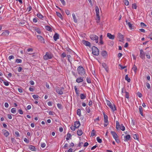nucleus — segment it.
<instances>
[{
  "label": "nucleus",
  "instance_id": "nucleus-54",
  "mask_svg": "<svg viewBox=\"0 0 152 152\" xmlns=\"http://www.w3.org/2000/svg\"><path fill=\"white\" fill-rule=\"evenodd\" d=\"M66 55L65 53H62L61 54V56L63 58H64V57H65L66 56Z\"/></svg>",
  "mask_w": 152,
  "mask_h": 152
},
{
  "label": "nucleus",
  "instance_id": "nucleus-35",
  "mask_svg": "<svg viewBox=\"0 0 152 152\" xmlns=\"http://www.w3.org/2000/svg\"><path fill=\"white\" fill-rule=\"evenodd\" d=\"M11 112L13 113H15L16 112V109L15 108H13L11 110Z\"/></svg>",
  "mask_w": 152,
  "mask_h": 152
},
{
  "label": "nucleus",
  "instance_id": "nucleus-32",
  "mask_svg": "<svg viewBox=\"0 0 152 152\" xmlns=\"http://www.w3.org/2000/svg\"><path fill=\"white\" fill-rule=\"evenodd\" d=\"M9 32L8 30L5 31H4L3 32L2 34H4L6 36H8L9 34Z\"/></svg>",
  "mask_w": 152,
  "mask_h": 152
},
{
  "label": "nucleus",
  "instance_id": "nucleus-50",
  "mask_svg": "<svg viewBox=\"0 0 152 152\" xmlns=\"http://www.w3.org/2000/svg\"><path fill=\"white\" fill-rule=\"evenodd\" d=\"M23 140L24 141L27 143H28L29 142V140L27 139L26 138H24Z\"/></svg>",
  "mask_w": 152,
  "mask_h": 152
},
{
  "label": "nucleus",
  "instance_id": "nucleus-40",
  "mask_svg": "<svg viewBox=\"0 0 152 152\" xmlns=\"http://www.w3.org/2000/svg\"><path fill=\"white\" fill-rule=\"evenodd\" d=\"M35 99H36L37 100V99L38 98L39 96L36 95H33L32 96Z\"/></svg>",
  "mask_w": 152,
  "mask_h": 152
},
{
  "label": "nucleus",
  "instance_id": "nucleus-3",
  "mask_svg": "<svg viewBox=\"0 0 152 152\" xmlns=\"http://www.w3.org/2000/svg\"><path fill=\"white\" fill-rule=\"evenodd\" d=\"M95 11L96 14V16L97 17V23H99V20H100V17L99 15V8L97 6H96L95 7Z\"/></svg>",
  "mask_w": 152,
  "mask_h": 152
},
{
  "label": "nucleus",
  "instance_id": "nucleus-6",
  "mask_svg": "<svg viewBox=\"0 0 152 152\" xmlns=\"http://www.w3.org/2000/svg\"><path fill=\"white\" fill-rule=\"evenodd\" d=\"M56 92L59 94H63V90L64 88L63 87H56L55 88Z\"/></svg>",
  "mask_w": 152,
  "mask_h": 152
},
{
  "label": "nucleus",
  "instance_id": "nucleus-11",
  "mask_svg": "<svg viewBox=\"0 0 152 152\" xmlns=\"http://www.w3.org/2000/svg\"><path fill=\"white\" fill-rule=\"evenodd\" d=\"M37 38L41 42L43 43H45V41L43 37L40 35H37Z\"/></svg>",
  "mask_w": 152,
  "mask_h": 152
},
{
  "label": "nucleus",
  "instance_id": "nucleus-28",
  "mask_svg": "<svg viewBox=\"0 0 152 152\" xmlns=\"http://www.w3.org/2000/svg\"><path fill=\"white\" fill-rule=\"evenodd\" d=\"M125 80L128 82H130L131 80L128 77V75H126L125 77Z\"/></svg>",
  "mask_w": 152,
  "mask_h": 152
},
{
  "label": "nucleus",
  "instance_id": "nucleus-19",
  "mask_svg": "<svg viewBox=\"0 0 152 152\" xmlns=\"http://www.w3.org/2000/svg\"><path fill=\"white\" fill-rule=\"evenodd\" d=\"M72 16L74 22L75 23H77L78 20L76 18L75 14L74 13L72 14Z\"/></svg>",
  "mask_w": 152,
  "mask_h": 152
},
{
  "label": "nucleus",
  "instance_id": "nucleus-46",
  "mask_svg": "<svg viewBox=\"0 0 152 152\" xmlns=\"http://www.w3.org/2000/svg\"><path fill=\"white\" fill-rule=\"evenodd\" d=\"M86 110L87 113H90L91 111L89 107H88V108L86 107Z\"/></svg>",
  "mask_w": 152,
  "mask_h": 152
},
{
  "label": "nucleus",
  "instance_id": "nucleus-4",
  "mask_svg": "<svg viewBox=\"0 0 152 152\" xmlns=\"http://www.w3.org/2000/svg\"><path fill=\"white\" fill-rule=\"evenodd\" d=\"M107 104L110 107L111 109L113 111H115L116 110V108L114 104L112 105L111 102L108 100H106Z\"/></svg>",
  "mask_w": 152,
  "mask_h": 152
},
{
  "label": "nucleus",
  "instance_id": "nucleus-62",
  "mask_svg": "<svg viewBox=\"0 0 152 152\" xmlns=\"http://www.w3.org/2000/svg\"><path fill=\"white\" fill-rule=\"evenodd\" d=\"M60 1H61V3L62 4L64 5H65L66 3H65V2L64 0H60Z\"/></svg>",
  "mask_w": 152,
  "mask_h": 152
},
{
  "label": "nucleus",
  "instance_id": "nucleus-37",
  "mask_svg": "<svg viewBox=\"0 0 152 152\" xmlns=\"http://www.w3.org/2000/svg\"><path fill=\"white\" fill-rule=\"evenodd\" d=\"M119 129H120L124 131L125 129V127L123 126V124H121V126L120 127V128Z\"/></svg>",
  "mask_w": 152,
  "mask_h": 152
},
{
  "label": "nucleus",
  "instance_id": "nucleus-9",
  "mask_svg": "<svg viewBox=\"0 0 152 152\" xmlns=\"http://www.w3.org/2000/svg\"><path fill=\"white\" fill-rule=\"evenodd\" d=\"M82 42L83 44L86 46H89V47H90L91 46L90 43L88 41L83 40Z\"/></svg>",
  "mask_w": 152,
  "mask_h": 152
},
{
  "label": "nucleus",
  "instance_id": "nucleus-53",
  "mask_svg": "<svg viewBox=\"0 0 152 152\" xmlns=\"http://www.w3.org/2000/svg\"><path fill=\"white\" fill-rule=\"evenodd\" d=\"M14 58V56H13L12 55H11V56H10L8 58L10 60L12 59H13Z\"/></svg>",
  "mask_w": 152,
  "mask_h": 152
},
{
  "label": "nucleus",
  "instance_id": "nucleus-49",
  "mask_svg": "<svg viewBox=\"0 0 152 152\" xmlns=\"http://www.w3.org/2000/svg\"><path fill=\"white\" fill-rule=\"evenodd\" d=\"M67 56L68 57V60L70 62V63H71V56L70 55H67Z\"/></svg>",
  "mask_w": 152,
  "mask_h": 152
},
{
  "label": "nucleus",
  "instance_id": "nucleus-13",
  "mask_svg": "<svg viewBox=\"0 0 152 152\" xmlns=\"http://www.w3.org/2000/svg\"><path fill=\"white\" fill-rule=\"evenodd\" d=\"M111 133L112 135L113 138H118V137L117 135V134H116V133L114 131H111Z\"/></svg>",
  "mask_w": 152,
  "mask_h": 152
},
{
  "label": "nucleus",
  "instance_id": "nucleus-39",
  "mask_svg": "<svg viewBox=\"0 0 152 152\" xmlns=\"http://www.w3.org/2000/svg\"><path fill=\"white\" fill-rule=\"evenodd\" d=\"M70 128L71 129L72 131H74L75 130V129L76 128V127H75V126H74L73 125H72L70 127Z\"/></svg>",
  "mask_w": 152,
  "mask_h": 152
},
{
  "label": "nucleus",
  "instance_id": "nucleus-30",
  "mask_svg": "<svg viewBox=\"0 0 152 152\" xmlns=\"http://www.w3.org/2000/svg\"><path fill=\"white\" fill-rule=\"evenodd\" d=\"M116 128L117 129H118L120 128L121 125H120L119 122L118 121H116Z\"/></svg>",
  "mask_w": 152,
  "mask_h": 152
},
{
  "label": "nucleus",
  "instance_id": "nucleus-48",
  "mask_svg": "<svg viewBox=\"0 0 152 152\" xmlns=\"http://www.w3.org/2000/svg\"><path fill=\"white\" fill-rule=\"evenodd\" d=\"M140 26L142 28H143L144 27H146V25H145L144 23H140Z\"/></svg>",
  "mask_w": 152,
  "mask_h": 152
},
{
  "label": "nucleus",
  "instance_id": "nucleus-31",
  "mask_svg": "<svg viewBox=\"0 0 152 152\" xmlns=\"http://www.w3.org/2000/svg\"><path fill=\"white\" fill-rule=\"evenodd\" d=\"M99 43L101 44L102 45L103 44V42L102 41V35H101L99 38Z\"/></svg>",
  "mask_w": 152,
  "mask_h": 152
},
{
  "label": "nucleus",
  "instance_id": "nucleus-20",
  "mask_svg": "<svg viewBox=\"0 0 152 152\" xmlns=\"http://www.w3.org/2000/svg\"><path fill=\"white\" fill-rule=\"evenodd\" d=\"M37 16L40 19H42L44 17V16L40 12H39L37 13Z\"/></svg>",
  "mask_w": 152,
  "mask_h": 152
},
{
  "label": "nucleus",
  "instance_id": "nucleus-47",
  "mask_svg": "<svg viewBox=\"0 0 152 152\" xmlns=\"http://www.w3.org/2000/svg\"><path fill=\"white\" fill-rule=\"evenodd\" d=\"M132 8L133 9H136L137 8V6L135 4H132Z\"/></svg>",
  "mask_w": 152,
  "mask_h": 152
},
{
  "label": "nucleus",
  "instance_id": "nucleus-15",
  "mask_svg": "<svg viewBox=\"0 0 152 152\" xmlns=\"http://www.w3.org/2000/svg\"><path fill=\"white\" fill-rule=\"evenodd\" d=\"M74 125L76 128H77L80 126V124L79 121H76L75 122Z\"/></svg>",
  "mask_w": 152,
  "mask_h": 152
},
{
  "label": "nucleus",
  "instance_id": "nucleus-42",
  "mask_svg": "<svg viewBox=\"0 0 152 152\" xmlns=\"http://www.w3.org/2000/svg\"><path fill=\"white\" fill-rule=\"evenodd\" d=\"M91 135V136H94L95 135V130L94 129L92 131Z\"/></svg>",
  "mask_w": 152,
  "mask_h": 152
},
{
  "label": "nucleus",
  "instance_id": "nucleus-8",
  "mask_svg": "<svg viewBox=\"0 0 152 152\" xmlns=\"http://www.w3.org/2000/svg\"><path fill=\"white\" fill-rule=\"evenodd\" d=\"M145 53L143 51V50H140V54L139 55L140 58L142 59H145Z\"/></svg>",
  "mask_w": 152,
  "mask_h": 152
},
{
  "label": "nucleus",
  "instance_id": "nucleus-18",
  "mask_svg": "<svg viewBox=\"0 0 152 152\" xmlns=\"http://www.w3.org/2000/svg\"><path fill=\"white\" fill-rule=\"evenodd\" d=\"M124 138L125 139L124 140L125 141H127L128 140H129L130 138V136L129 134H127L126 136H125Z\"/></svg>",
  "mask_w": 152,
  "mask_h": 152
},
{
  "label": "nucleus",
  "instance_id": "nucleus-64",
  "mask_svg": "<svg viewBox=\"0 0 152 152\" xmlns=\"http://www.w3.org/2000/svg\"><path fill=\"white\" fill-rule=\"evenodd\" d=\"M4 106L6 108H8L9 107V104L7 103L6 102L4 104Z\"/></svg>",
  "mask_w": 152,
  "mask_h": 152
},
{
  "label": "nucleus",
  "instance_id": "nucleus-5",
  "mask_svg": "<svg viewBox=\"0 0 152 152\" xmlns=\"http://www.w3.org/2000/svg\"><path fill=\"white\" fill-rule=\"evenodd\" d=\"M90 39L93 40H95V42L97 43L98 42V37L96 35L92 34L90 35Z\"/></svg>",
  "mask_w": 152,
  "mask_h": 152
},
{
  "label": "nucleus",
  "instance_id": "nucleus-7",
  "mask_svg": "<svg viewBox=\"0 0 152 152\" xmlns=\"http://www.w3.org/2000/svg\"><path fill=\"white\" fill-rule=\"evenodd\" d=\"M52 56H53L51 54L47 52L45 55L44 56L43 58L45 60H48L49 59H51Z\"/></svg>",
  "mask_w": 152,
  "mask_h": 152
},
{
  "label": "nucleus",
  "instance_id": "nucleus-45",
  "mask_svg": "<svg viewBox=\"0 0 152 152\" xmlns=\"http://www.w3.org/2000/svg\"><path fill=\"white\" fill-rule=\"evenodd\" d=\"M133 137L135 139L138 140V137L137 134H134L133 136Z\"/></svg>",
  "mask_w": 152,
  "mask_h": 152
},
{
  "label": "nucleus",
  "instance_id": "nucleus-63",
  "mask_svg": "<svg viewBox=\"0 0 152 152\" xmlns=\"http://www.w3.org/2000/svg\"><path fill=\"white\" fill-rule=\"evenodd\" d=\"M22 70V68L21 67H19L18 69V71L19 72H20Z\"/></svg>",
  "mask_w": 152,
  "mask_h": 152
},
{
  "label": "nucleus",
  "instance_id": "nucleus-2",
  "mask_svg": "<svg viewBox=\"0 0 152 152\" xmlns=\"http://www.w3.org/2000/svg\"><path fill=\"white\" fill-rule=\"evenodd\" d=\"M92 54L95 56H97L99 54V51L98 48L94 46H93L92 48Z\"/></svg>",
  "mask_w": 152,
  "mask_h": 152
},
{
  "label": "nucleus",
  "instance_id": "nucleus-52",
  "mask_svg": "<svg viewBox=\"0 0 152 152\" xmlns=\"http://www.w3.org/2000/svg\"><path fill=\"white\" fill-rule=\"evenodd\" d=\"M124 3L125 5L128 6L129 4V2L127 0H125L124 1Z\"/></svg>",
  "mask_w": 152,
  "mask_h": 152
},
{
  "label": "nucleus",
  "instance_id": "nucleus-10",
  "mask_svg": "<svg viewBox=\"0 0 152 152\" xmlns=\"http://www.w3.org/2000/svg\"><path fill=\"white\" fill-rule=\"evenodd\" d=\"M118 37L119 38V41L122 42L124 40V37L123 35L120 33H118Z\"/></svg>",
  "mask_w": 152,
  "mask_h": 152
},
{
  "label": "nucleus",
  "instance_id": "nucleus-12",
  "mask_svg": "<svg viewBox=\"0 0 152 152\" xmlns=\"http://www.w3.org/2000/svg\"><path fill=\"white\" fill-rule=\"evenodd\" d=\"M107 36L110 39H114L115 37L114 35H112L110 33H108L107 34Z\"/></svg>",
  "mask_w": 152,
  "mask_h": 152
},
{
  "label": "nucleus",
  "instance_id": "nucleus-44",
  "mask_svg": "<svg viewBox=\"0 0 152 152\" xmlns=\"http://www.w3.org/2000/svg\"><path fill=\"white\" fill-rule=\"evenodd\" d=\"M102 66H103L104 67L105 69L107 71V67L106 66V64L105 63H103L102 64Z\"/></svg>",
  "mask_w": 152,
  "mask_h": 152
},
{
  "label": "nucleus",
  "instance_id": "nucleus-29",
  "mask_svg": "<svg viewBox=\"0 0 152 152\" xmlns=\"http://www.w3.org/2000/svg\"><path fill=\"white\" fill-rule=\"evenodd\" d=\"M2 81H3L4 85L6 86H8L9 85V83L7 81H4V80H2Z\"/></svg>",
  "mask_w": 152,
  "mask_h": 152
},
{
  "label": "nucleus",
  "instance_id": "nucleus-26",
  "mask_svg": "<svg viewBox=\"0 0 152 152\" xmlns=\"http://www.w3.org/2000/svg\"><path fill=\"white\" fill-rule=\"evenodd\" d=\"M45 29L48 31H52V28H51L49 26H46L45 27Z\"/></svg>",
  "mask_w": 152,
  "mask_h": 152
},
{
  "label": "nucleus",
  "instance_id": "nucleus-59",
  "mask_svg": "<svg viewBox=\"0 0 152 152\" xmlns=\"http://www.w3.org/2000/svg\"><path fill=\"white\" fill-rule=\"evenodd\" d=\"M103 115L104 120H106V119H108L107 116L106 115H105L104 113H103Z\"/></svg>",
  "mask_w": 152,
  "mask_h": 152
},
{
  "label": "nucleus",
  "instance_id": "nucleus-34",
  "mask_svg": "<svg viewBox=\"0 0 152 152\" xmlns=\"http://www.w3.org/2000/svg\"><path fill=\"white\" fill-rule=\"evenodd\" d=\"M137 69V66L135 65H134L132 68V69L135 73H136V72Z\"/></svg>",
  "mask_w": 152,
  "mask_h": 152
},
{
  "label": "nucleus",
  "instance_id": "nucleus-61",
  "mask_svg": "<svg viewBox=\"0 0 152 152\" xmlns=\"http://www.w3.org/2000/svg\"><path fill=\"white\" fill-rule=\"evenodd\" d=\"M32 9V7L31 6H29L28 8H27V10H28V12L30 11Z\"/></svg>",
  "mask_w": 152,
  "mask_h": 152
},
{
  "label": "nucleus",
  "instance_id": "nucleus-22",
  "mask_svg": "<svg viewBox=\"0 0 152 152\" xmlns=\"http://www.w3.org/2000/svg\"><path fill=\"white\" fill-rule=\"evenodd\" d=\"M101 54L104 57H106L107 56V53L105 50L102 51L101 53Z\"/></svg>",
  "mask_w": 152,
  "mask_h": 152
},
{
  "label": "nucleus",
  "instance_id": "nucleus-60",
  "mask_svg": "<svg viewBox=\"0 0 152 152\" xmlns=\"http://www.w3.org/2000/svg\"><path fill=\"white\" fill-rule=\"evenodd\" d=\"M87 81L88 83H91V81L90 79L89 78H87Z\"/></svg>",
  "mask_w": 152,
  "mask_h": 152
},
{
  "label": "nucleus",
  "instance_id": "nucleus-38",
  "mask_svg": "<svg viewBox=\"0 0 152 152\" xmlns=\"http://www.w3.org/2000/svg\"><path fill=\"white\" fill-rule=\"evenodd\" d=\"M71 135L69 133H68L67 134V137L66 138V140H68L71 137Z\"/></svg>",
  "mask_w": 152,
  "mask_h": 152
},
{
  "label": "nucleus",
  "instance_id": "nucleus-16",
  "mask_svg": "<svg viewBox=\"0 0 152 152\" xmlns=\"http://www.w3.org/2000/svg\"><path fill=\"white\" fill-rule=\"evenodd\" d=\"M126 24L127 25H128L129 28L131 29H132V25L131 23L129 22H128V21L126 20Z\"/></svg>",
  "mask_w": 152,
  "mask_h": 152
},
{
  "label": "nucleus",
  "instance_id": "nucleus-27",
  "mask_svg": "<svg viewBox=\"0 0 152 152\" xmlns=\"http://www.w3.org/2000/svg\"><path fill=\"white\" fill-rule=\"evenodd\" d=\"M86 95L83 94H80V98L81 99H86Z\"/></svg>",
  "mask_w": 152,
  "mask_h": 152
},
{
  "label": "nucleus",
  "instance_id": "nucleus-33",
  "mask_svg": "<svg viewBox=\"0 0 152 152\" xmlns=\"http://www.w3.org/2000/svg\"><path fill=\"white\" fill-rule=\"evenodd\" d=\"M77 115H78L79 116H80L81 115V110L80 109H78L77 110Z\"/></svg>",
  "mask_w": 152,
  "mask_h": 152
},
{
  "label": "nucleus",
  "instance_id": "nucleus-23",
  "mask_svg": "<svg viewBox=\"0 0 152 152\" xmlns=\"http://www.w3.org/2000/svg\"><path fill=\"white\" fill-rule=\"evenodd\" d=\"M139 109L140 114L142 116H143V115L142 113V108L141 106H140L139 107Z\"/></svg>",
  "mask_w": 152,
  "mask_h": 152
},
{
  "label": "nucleus",
  "instance_id": "nucleus-36",
  "mask_svg": "<svg viewBox=\"0 0 152 152\" xmlns=\"http://www.w3.org/2000/svg\"><path fill=\"white\" fill-rule=\"evenodd\" d=\"M22 62V60L20 59H17L15 61V62L17 63H21Z\"/></svg>",
  "mask_w": 152,
  "mask_h": 152
},
{
  "label": "nucleus",
  "instance_id": "nucleus-24",
  "mask_svg": "<svg viewBox=\"0 0 152 152\" xmlns=\"http://www.w3.org/2000/svg\"><path fill=\"white\" fill-rule=\"evenodd\" d=\"M4 134L5 137H7L9 135V133L6 130H5L4 131Z\"/></svg>",
  "mask_w": 152,
  "mask_h": 152
},
{
  "label": "nucleus",
  "instance_id": "nucleus-17",
  "mask_svg": "<svg viewBox=\"0 0 152 152\" xmlns=\"http://www.w3.org/2000/svg\"><path fill=\"white\" fill-rule=\"evenodd\" d=\"M83 81V78L81 77H80L78 78H77L76 80V82L78 83H80L81 82H82Z\"/></svg>",
  "mask_w": 152,
  "mask_h": 152
},
{
  "label": "nucleus",
  "instance_id": "nucleus-21",
  "mask_svg": "<svg viewBox=\"0 0 152 152\" xmlns=\"http://www.w3.org/2000/svg\"><path fill=\"white\" fill-rule=\"evenodd\" d=\"M83 132L81 130L78 129L77 132V134L79 136H81L83 134Z\"/></svg>",
  "mask_w": 152,
  "mask_h": 152
},
{
  "label": "nucleus",
  "instance_id": "nucleus-1",
  "mask_svg": "<svg viewBox=\"0 0 152 152\" xmlns=\"http://www.w3.org/2000/svg\"><path fill=\"white\" fill-rule=\"evenodd\" d=\"M77 70L78 74L81 76H83L85 74V70L82 66H79L77 68Z\"/></svg>",
  "mask_w": 152,
  "mask_h": 152
},
{
  "label": "nucleus",
  "instance_id": "nucleus-41",
  "mask_svg": "<svg viewBox=\"0 0 152 152\" xmlns=\"http://www.w3.org/2000/svg\"><path fill=\"white\" fill-rule=\"evenodd\" d=\"M96 140L98 142L101 143L102 142V139H100L99 137H97Z\"/></svg>",
  "mask_w": 152,
  "mask_h": 152
},
{
  "label": "nucleus",
  "instance_id": "nucleus-51",
  "mask_svg": "<svg viewBox=\"0 0 152 152\" xmlns=\"http://www.w3.org/2000/svg\"><path fill=\"white\" fill-rule=\"evenodd\" d=\"M125 93H126L125 96V97L127 99H128L129 98V93L128 92H127L126 91L125 92Z\"/></svg>",
  "mask_w": 152,
  "mask_h": 152
},
{
  "label": "nucleus",
  "instance_id": "nucleus-14",
  "mask_svg": "<svg viewBox=\"0 0 152 152\" xmlns=\"http://www.w3.org/2000/svg\"><path fill=\"white\" fill-rule=\"evenodd\" d=\"M59 35L56 33L53 36V39L55 41H56L57 39H59Z\"/></svg>",
  "mask_w": 152,
  "mask_h": 152
},
{
  "label": "nucleus",
  "instance_id": "nucleus-55",
  "mask_svg": "<svg viewBox=\"0 0 152 152\" xmlns=\"http://www.w3.org/2000/svg\"><path fill=\"white\" fill-rule=\"evenodd\" d=\"M146 87H147V88L148 89H150L151 88L150 85V84L149 83H146Z\"/></svg>",
  "mask_w": 152,
  "mask_h": 152
},
{
  "label": "nucleus",
  "instance_id": "nucleus-57",
  "mask_svg": "<svg viewBox=\"0 0 152 152\" xmlns=\"http://www.w3.org/2000/svg\"><path fill=\"white\" fill-rule=\"evenodd\" d=\"M49 114L50 115H54L55 113L52 111H50L49 112Z\"/></svg>",
  "mask_w": 152,
  "mask_h": 152
},
{
  "label": "nucleus",
  "instance_id": "nucleus-43",
  "mask_svg": "<svg viewBox=\"0 0 152 152\" xmlns=\"http://www.w3.org/2000/svg\"><path fill=\"white\" fill-rule=\"evenodd\" d=\"M56 13L57 15L59 17L61 18V17H62V15L60 13H59L58 12H56Z\"/></svg>",
  "mask_w": 152,
  "mask_h": 152
},
{
  "label": "nucleus",
  "instance_id": "nucleus-58",
  "mask_svg": "<svg viewBox=\"0 0 152 152\" xmlns=\"http://www.w3.org/2000/svg\"><path fill=\"white\" fill-rule=\"evenodd\" d=\"M45 144L44 143H41V146L42 148H44L45 146Z\"/></svg>",
  "mask_w": 152,
  "mask_h": 152
},
{
  "label": "nucleus",
  "instance_id": "nucleus-56",
  "mask_svg": "<svg viewBox=\"0 0 152 152\" xmlns=\"http://www.w3.org/2000/svg\"><path fill=\"white\" fill-rule=\"evenodd\" d=\"M18 112L20 114H23V112L21 109L18 110Z\"/></svg>",
  "mask_w": 152,
  "mask_h": 152
},
{
  "label": "nucleus",
  "instance_id": "nucleus-25",
  "mask_svg": "<svg viewBox=\"0 0 152 152\" xmlns=\"http://www.w3.org/2000/svg\"><path fill=\"white\" fill-rule=\"evenodd\" d=\"M29 149L32 151H35L36 148L35 147L32 145H30L29 147Z\"/></svg>",
  "mask_w": 152,
  "mask_h": 152
}]
</instances>
